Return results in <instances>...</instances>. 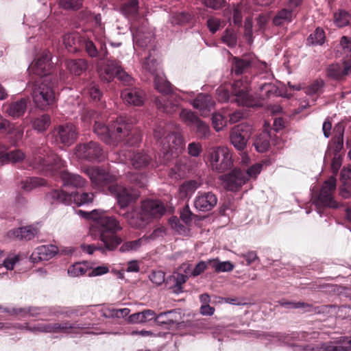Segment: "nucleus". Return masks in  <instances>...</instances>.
<instances>
[{"mask_svg":"<svg viewBox=\"0 0 351 351\" xmlns=\"http://www.w3.org/2000/svg\"><path fill=\"white\" fill-rule=\"evenodd\" d=\"M193 126L196 128V133L202 138L206 137L210 132L208 125L200 120L199 118L197 120Z\"/></svg>","mask_w":351,"mask_h":351,"instance_id":"0e129e2a","label":"nucleus"},{"mask_svg":"<svg viewBox=\"0 0 351 351\" xmlns=\"http://www.w3.org/2000/svg\"><path fill=\"white\" fill-rule=\"evenodd\" d=\"M101 80L110 82L114 77L123 85L132 87L134 84V79L123 69L120 61L115 59L107 60L104 69L100 73Z\"/></svg>","mask_w":351,"mask_h":351,"instance_id":"1a4fd4ad","label":"nucleus"},{"mask_svg":"<svg viewBox=\"0 0 351 351\" xmlns=\"http://www.w3.org/2000/svg\"><path fill=\"white\" fill-rule=\"evenodd\" d=\"M293 17L291 10L284 8L280 10L273 19L275 25L280 26L285 22H291Z\"/></svg>","mask_w":351,"mask_h":351,"instance_id":"de8ad7c7","label":"nucleus"},{"mask_svg":"<svg viewBox=\"0 0 351 351\" xmlns=\"http://www.w3.org/2000/svg\"><path fill=\"white\" fill-rule=\"evenodd\" d=\"M351 64L348 60H344L343 64H332L326 69L327 76L334 80L341 81L349 74Z\"/></svg>","mask_w":351,"mask_h":351,"instance_id":"393cba45","label":"nucleus"},{"mask_svg":"<svg viewBox=\"0 0 351 351\" xmlns=\"http://www.w3.org/2000/svg\"><path fill=\"white\" fill-rule=\"evenodd\" d=\"M336 178L332 176L324 182L317 197V206L332 208L338 207V203L334 197V193L336 189Z\"/></svg>","mask_w":351,"mask_h":351,"instance_id":"ddd939ff","label":"nucleus"},{"mask_svg":"<svg viewBox=\"0 0 351 351\" xmlns=\"http://www.w3.org/2000/svg\"><path fill=\"white\" fill-rule=\"evenodd\" d=\"M84 0H60V5L66 10H77L83 5Z\"/></svg>","mask_w":351,"mask_h":351,"instance_id":"13d9d810","label":"nucleus"},{"mask_svg":"<svg viewBox=\"0 0 351 351\" xmlns=\"http://www.w3.org/2000/svg\"><path fill=\"white\" fill-rule=\"evenodd\" d=\"M222 42L230 47L237 45V35L234 30L226 29L221 38Z\"/></svg>","mask_w":351,"mask_h":351,"instance_id":"6e6d98bb","label":"nucleus"},{"mask_svg":"<svg viewBox=\"0 0 351 351\" xmlns=\"http://www.w3.org/2000/svg\"><path fill=\"white\" fill-rule=\"evenodd\" d=\"M198 188L195 180H189L184 182L179 188L180 197L185 199L190 197Z\"/></svg>","mask_w":351,"mask_h":351,"instance_id":"a18cd8bd","label":"nucleus"},{"mask_svg":"<svg viewBox=\"0 0 351 351\" xmlns=\"http://www.w3.org/2000/svg\"><path fill=\"white\" fill-rule=\"evenodd\" d=\"M94 132L108 144L117 145L123 143L128 146L138 145L142 140L141 131L134 126L132 121L126 116H119L106 125L95 121Z\"/></svg>","mask_w":351,"mask_h":351,"instance_id":"f257e3e1","label":"nucleus"},{"mask_svg":"<svg viewBox=\"0 0 351 351\" xmlns=\"http://www.w3.org/2000/svg\"><path fill=\"white\" fill-rule=\"evenodd\" d=\"M55 141L64 146H70L75 143L78 136L77 126L66 122L56 126L53 131Z\"/></svg>","mask_w":351,"mask_h":351,"instance_id":"f8f14e48","label":"nucleus"},{"mask_svg":"<svg viewBox=\"0 0 351 351\" xmlns=\"http://www.w3.org/2000/svg\"><path fill=\"white\" fill-rule=\"evenodd\" d=\"M156 313L151 309H145L141 312L135 313L128 317V322L131 324H141L154 319Z\"/></svg>","mask_w":351,"mask_h":351,"instance_id":"e433bc0d","label":"nucleus"},{"mask_svg":"<svg viewBox=\"0 0 351 351\" xmlns=\"http://www.w3.org/2000/svg\"><path fill=\"white\" fill-rule=\"evenodd\" d=\"M260 92L261 97H269L276 92V88L271 83H265L260 86Z\"/></svg>","mask_w":351,"mask_h":351,"instance_id":"69168bd1","label":"nucleus"},{"mask_svg":"<svg viewBox=\"0 0 351 351\" xmlns=\"http://www.w3.org/2000/svg\"><path fill=\"white\" fill-rule=\"evenodd\" d=\"M21 184L24 191H31L37 187L45 186L47 181L41 178L30 177L22 181Z\"/></svg>","mask_w":351,"mask_h":351,"instance_id":"37998d69","label":"nucleus"},{"mask_svg":"<svg viewBox=\"0 0 351 351\" xmlns=\"http://www.w3.org/2000/svg\"><path fill=\"white\" fill-rule=\"evenodd\" d=\"M256 63V58L252 54H245L241 57H233L232 60V73L235 75L248 73Z\"/></svg>","mask_w":351,"mask_h":351,"instance_id":"6ab92c4d","label":"nucleus"},{"mask_svg":"<svg viewBox=\"0 0 351 351\" xmlns=\"http://www.w3.org/2000/svg\"><path fill=\"white\" fill-rule=\"evenodd\" d=\"M325 38L324 31L320 27H317L315 30L308 36L306 44L308 45H322L324 43Z\"/></svg>","mask_w":351,"mask_h":351,"instance_id":"c03bdc74","label":"nucleus"},{"mask_svg":"<svg viewBox=\"0 0 351 351\" xmlns=\"http://www.w3.org/2000/svg\"><path fill=\"white\" fill-rule=\"evenodd\" d=\"M40 149L32 152V156L27 158L25 154L19 149L7 152V147L2 145L0 149V166L8 163H16L25 160L27 167L45 176H53L56 171L63 167L62 158L57 154L51 153L46 157L42 156Z\"/></svg>","mask_w":351,"mask_h":351,"instance_id":"f03ea898","label":"nucleus"},{"mask_svg":"<svg viewBox=\"0 0 351 351\" xmlns=\"http://www.w3.org/2000/svg\"><path fill=\"white\" fill-rule=\"evenodd\" d=\"M50 55L45 53L35 60L29 68L31 73L43 77L45 75H55L51 72Z\"/></svg>","mask_w":351,"mask_h":351,"instance_id":"b1692460","label":"nucleus"},{"mask_svg":"<svg viewBox=\"0 0 351 351\" xmlns=\"http://www.w3.org/2000/svg\"><path fill=\"white\" fill-rule=\"evenodd\" d=\"M27 102L28 99L21 98L17 101L3 105L5 112L14 119L19 118L26 112Z\"/></svg>","mask_w":351,"mask_h":351,"instance_id":"bb28decb","label":"nucleus"},{"mask_svg":"<svg viewBox=\"0 0 351 351\" xmlns=\"http://www.w3.org/2000/svg\"><path fill=\"white\" fill-rule=\"evenodd\" d=\"M121 96L124 102L134 106H141L145 99V92L139 87L132 86L124 88Z\"/></svg>","mask_w":351,"mask_h":351,"instance_id":"412c9836","label":"nucleus"},{"mask_svg":"<svg viewBox=\"0 0 351 351\" xmlns=\"http://www.w3.org/2000/svg\"><path fill=\"white\" fill-rule=\"evenodd\" d=\"M217 195L211 192H198L194 199L195 208L201 212L211 210L217 204Z\"/></svg>","mask_w":351,"mask_h":351,"instance_id":"aec40b11","label":"nucleus"},{"mask_svg":"<svg viewBox=\"0 0 351 351\" xmlns=\"http://www.w3.org/2000/svg\"><path fill=\"white\" fill-rule=\"evenodd\" d=\"M25 328L32 332H64L69 333L73 329L81 328L79 324H70L64 322L62 324L59 323H49V324H38L34 326H29L26 324Z\"/></svg>","mask_w":351,"mask_h":351,"instance_id":"dca6fc26","label":"nucleus"},{"mask_svg":"<svg viewBox=\"0 0 351 351\" xmlns=\"http://www.w3.org/2000/svg\"><path fill=\"white\" fill-rule=\"evenodd\" d=\"M75 151L77 157L88 161L99 160L104 155L101 145L93 141L77 145Z\"/></svg>","mask_w":351,"mask_h":351,"instance_id":"2eb2a0df","label":"nucleus"},{"mask_svg":"<svg viewBox=\"0 0 351 351\" xmlns=\"http://www.w3.org/2000/svg\"><path fill=\"white\" fill-rule=\"evenodd\" d=\"M110 194L114 195L121 208H124L130 204L136 201L140 195V192L136 189H131L115 184L109 186Z\"/></svg>","mask_w":351,"mask_h":351,"instance_id":"4468645a","label":"nucleus"},{"mask_svg":"<svg viewBox=\"0 0 351 351\" xmlns=\"http://www.w3.org/2000/svg\"><path fill=\"white\" fill-rule=\"evenodd\" d=\"M155 88L162 94V96L173 94V86L164 75L156 74L154 79Z\"/></svg>","mask_w":351,"mask_h":351,"instance_id":"f704fd0d","label":"nucleus"},{"mask_svg":"<svg viewBox=\"0 0 351 351\" xmlns=\"http://www.w3.org/2000/svg\"><path fill=\"white\" fill-rule=\"evenodd\" d=\"M130 161L135 169H145L153 162L152 157L145 152H134L130 155Z\"/></svg>","mask_w":351,"mask_h":351,"instance_id":"c85d7f7f","label":"nucleus"},{"mask_svg":"<svg viewBox=\"0 0 351 351\" xmlns=\"http://www.w3.org/2000/svg\"><path fill=\"white\" fill-rule=\"evenodd\" d=\"M145 237V236L134 241H127L124 242L123 241L119 251L121 253H126L138 250L141 247Z\"/></svg>","mask_w":351,"mask_h":351,"instance_id":"49530a36","label":"nucleus"},{"mask_svg":"<svg viewBox=\"0 0 351 351\" xmlns=\"http://www.w3.org/2000/svg\"><path fill=\"white\" fill-rule=\"evenodd\" d=\"M58 252V248L53 245H41L35 249L32 258L35 261H48Z\"/></svg>","mask_w":351,"mask_h":351,"instance_id":"c756f323","label":"nucleus"},{"mask_svg":"<svg viewBox=\"0 0 351 351\" xmlns=\"http://www.w3.org/2000/svg\"><path fill=\"white\" fill-rule=\"evenodd\" d=\"M215 104L211 95L200 93L193 100V106L194 108L199 110L202 116H207L214 108Z\"/></svg>","mask_w":351,"mask_h":351,"instance_id":"a878e982","label":"nucleus"},{"mask_svg":"<svg viewBox=\"0 0 351 351\" xmlns=\"http://www.w3.org/2000/svg\"><path fill=\"white\" fill-rule=\"evenodd\" d=\"M252 126L248 124H239L232 128L230 132V142L239 151L245 149L252 132Z\"/></svg>","mask_w":351,"mask_h":351,"instance_id":"f3484780","label":"nucleus"},{"mask_svg":"<svg viewBox=\"0 0 351 351\" xmlns=\"http://www.w3.org/2000/svg\"><path fill=\"white\" fill-rule=\"evenodd\" d=\"M0 132L5 134H14L16 139H20L23 135V131L16 128L14 124L0 114Z\"/></svg>","mask_w":351,"mask_h":351,"instance_id":"c9c22d12","label":"nucleus"},{"mask_svg":"<svg viewBox=\"0 0 351 351\" xmlns=\"http://www.w3.org/2000/svg\"><path fill=\"white\" fill-rule=\"evenodd\" d=\"M88 268L85 263H76L70 266L68 269V274L71 276H79L85 275Z\"/></svg>","mask_w":351,"mask_h":351,"instance_id":"5fc2aeb1","label":"nucleus"},{"mask_svg":"<svg viewBox=\"0 0 351 351\" xmlns=\"http://www.w3.org/2000/svg\"><path fill=\"white\" fill-rule=\"evenodd\" d=\"M166 212L162 202L158 199H147L141 202V210L136 214V219L132 217L130 224L136 228H141L149 222L152 219H159Z\"/></svg>","mask_w":351,"mask_h":351,"instance_id":"423d86ee","label":"nucleus"},{"mask_svg":"<svg viewBox=\"0 0 351 351\" xmlns=\"http://www.w3.org/2000/svg\"><path fill=\"white\" fill-rule=\"evenodd\" d=\"M64 164V161L62 160ZM64 167V165L61 168L58 169L56 173L52 176H56L58 173L60 175V178L62 180L64 186L73 187V188H82L86 186L87 181L83 178L81 176L69 172L66 170H61Z\"/></svg>","mask_w":351,"mask_h":351,"instance_id":"4be33fe9","label":"nucleus"},{"mask_svg":"<svg viewBox=\"0 0 351 351\" xmlns=\"http://www.w3.org/2000/svg\"><path fill=\"white\" fill-rule=\"evenodd\" d=\"M346 124L341 121L337 123L333 128L332 137L333 149L335 153H339L343 147V135Z\"/></svg>","mask_w":351,"mask_h":351,"instance_id":"7c9ffc66","label":"nucleus"},{"mask_svg":"<svg viewBox=\"0 0 351 351\" xmlns=\"http://www.w3.org/2000/svg\"><path fill=\"white\" fill-rule=\"evenodd\" d=\"M209 162L212 169L218 173L230 169L233 162L232 155L227 147H213L209 151Z\"/></svg>","mask_w":351,"mask_h":351,"instance_id":"9b49d317","label":"nucleus"},{"mask_svg":"<svg viewBox=\"0 0 351 351\" xmlns=\"http://www.w3.org/2000/svg\"><path fill=\"white\" fill-rule=\"evenodd\" d=\"M38 232V230L37 228L34 226H27L11 230L8 232V235L10 238L29 241L32 239Z\"/></svg>","mask_w":351,"mask_h":351,"instance_id":"cd10ccee","label":"nucleus"},{"mask_svg":"<svg viewBox=\"0 0 351 351\" xmlns=\"http://www.w3.org/2000/svg\"><path fill=\"white\" fill-rule=\"evenodd\" d=\"M244 170L234 169L230 173L221 176L225 187L230 191H239L247 182V176Z\"/></svg>","mask_w":351,"mask_h":351,"instance_id":"a211bd4d","label":"nucleus"},{"mask_svg":"<svg viewBox=\"0 0 351 351\" xmlns=\"http://www.w3.org/2000/svg\"><path fill=\"white\" fill-rule=\"evenodd\" d=\"M189 276L182 274H176L169 278V281L173 282V287L175 289V291H180L182 290V286L188 280Z\"/></svg>","mask_w":351,"mask_h":351,"instance_id":"603ef678","label":"nucleus"},{"mask_svg":"<svg viewBox=\"0 0 351 351\" xmlns=\"http://www.w3.org/2000/svg\"><path fill=\"white\" fill-rule=\"evenodd\" d=\"M94 196V193L91 192L68 193L60 189H53L46 194L45 199L51 204L70 205L73 202L80 206L91 203Z\"/></svg>","mask_w":351,"mask_h":351,"instance_id":"6e6552de","label":"nucleus"},{"mask_svg":"<svg viewBox=\"0 0 351 351\" xmlns=\"http://www.w3.org/2000/svg\"><path fill=\"white\" fill-rule=\"evenodd\" d=\"M127 180L130 184L129 187L131 189H138L144 188L146 185L147 178L143 173H128L127 175Z\"/></svg>","mask_w":351,"mask_h":351,"instance_id":"58836bf2","label":"nucleus"},{"mask_svg":"<svg viewBox=\"0 0 351 351\" xmlns=\"http://www.w3.org/2000/svg\"><path fill=\"white\" fill-rule=\"evenodd\" d=\"M38 310V308H35V307H29L27 308H12V309H10V308H3V312H6L8 313H9L10 315H19V314H21V313H23V314H29L32 316H34L35 315L38 314L37 313V311Z\"/></svg>","mask_w":351,"mask_h":351,"instance_id":"bf43d9fd","label":"nucleus"},{"mask_svg":"<svg viewBox=\"0 0 351 351\" xmlns=\"http://www.w3.org/2000/svg\"><path fill=\"white\" fill-rule=\"evenodd\" d=\"M58 84L56 75L37 77L34 80L31 95L38 108L47 110L56 104L58 95Z\"/></svg>","mask_w":351,"mask_h":351,"instance_id":"20e7f679","label":"nucleus"},{"mask_svg":"<svg viewBox=\"0 0 351 351\" xmlns=\"http://www.w3.org/2000/svg\"><path fill=\"white\" fill-rule=\"evenodd\" d=\"M138 1L137 0H130L123 3L121 6L122 12L127 16H133L138 13Z\"/></svg>","mask_w":351,"mask_h":351,"instance_id":"8fccbe9b","label":"nucleus"},{"mask_svg":"<svg viewBox=\"0 0 351 351\" xmlns=\"http://www.w3.org/2000/svg\"><path fill=\"white\" fill-rule=\"evenodd\" d=\"M180 116L182 121L189 126H193L199 117L191 110H182Z\"/></svg>","mask_w":351,"mask_h":351,"instance_id":"4d7b16f0","label":"nucleus"},{"mask_svg":"<svg viewBox=\"0 0 351 351\" xmlns=\"http://www.w3.org/2000/svg\"><path fill=\"white\" fill-rule=\"evenodd\" d=\"M333 20L337 27H346L350 23L351 14L348 11L339 10L334 14Z\"/></svg>","mask_w":351,"mask_h":351,"instance_id":"79ce46f5","label":"nucleus"},{"mask_svg":"<svg viewBox=\"0 0 351 351\" xmlns=\"http://www.w3.org/2000/svg\"><path fill=\"white\" fill-rule=\"evenodd\" d=\"M340 45L342 47L343 60H348L351 64V38L346 36L341 37L340 40Z\"/></svg>","mask_w":351,"mask_h":351,"instance_id":"864d4df0","label":"nucleus"},{"mask_svg":"<svg viewBox=\"0 0 351 351\" xmlns=\"http://www.w3.org/2000/svg\"><path fill=\"white\" fill-rule=\"evenodd\" d=\"M271 135L269 132L264 130L257 134L253 142L256 150L263 153L268 150L270 147Z\"/></svg>","mask_w":351,"mask_h":351,"instance_id":"72a5a7b5","label":"nucleus"},{"mask_svg":"<svg viewBox=\"0 0 351 351\" xmlns=\"http://www.w3.org/2000/svg\"><path fill=\"white\" fill-rule=\"evenodd\" d=\"M202 152V146L200 143L192 142L188 145V153L191 156L197 157Z\"/></svg>","mask_w":351,"mask_h":351,"instance_id":"774afa93","label":"nucleus"},{"mask_svg":"<svg viewBox=\"0 0 351 351\" xmlns=\"http://www.w3.org/2000/svg\"><path fill=\"white\" fill-rule=\"evenodd\" d=\"M180 316L176 310L160 313L155 317V322L160 325L172 326L179 324Z\"/></svg>","mask_w":351,"mask_h":351,"instance_id":"473e14b6","label":"nucleus"},{"mask_svg":"<svg viewBox=\"0 0 351 351\" xmlns=\"http://www.w3.org/2000/svg\"><path fill=\"white\" fill-rule=\"evenodd\" d=\"M51 123V118L48 114H43L42 116L34 119L33 127L35 130L43 132L45 131Z\"/></svg>","mask_w":351,"mask_h":351,"instance_id":"3c124183","label":"nucleus"},{"mask_svg":"<svg viewBox=\"0 0 351 351\" xmlns=\"http://www.w3.org/2000/svg\"><path fill=\"white\" fill-rule=\"evenodd\" d=\"M88 219H92L90 234L98 238L104 245L100 247L102 251H114L123 241V238L117 234L123 228L119 221L113 216H108L101 210H93L86 213Z\"/></svg>","mask_w":351,"mask_h":351,"instance_id":"7ed1b4c3","label":"nucleus"},{"mask_svg":"<svg viewBox=\"0 0 351 351\" xmlns=\"http://www.w3.org/2000/svg\"><path fill=\"white\" fill-rule=\"evenodd\" d=\"M85 173L88 176L94 189L109 190L110 185H114L117 180V176L112 174L100 167H91L85 170Z\"/></svg>","mask_w":351,"mask_h":351,"instance_id":"9d476101","label":"nucleus"},{"mask_svg":"<svg viewBox=\"0 0 351 351\" xmlns=\"http://www.w3.org/2000/svg\"><path fill=\"white\" fill-rule=\"evenodd\" d=\"M171 128L170 125L165 127L159 125L154 130V136L157 141L161 139L164 152L173 154L180 152L184 144L181 133L178 130L171 131Z\"/></svg>","mask_w":351,"mask_h":351,"instance_id":"0eeeda50","label":"nucleus"},{"mask_svg":"<svg viewBox=\"0 0 351 351\" xmlns=\"http://www.w3.org/2000/svg\"><path fill=\"white\" fill-rule=\"evenodd\" d=\"M208 265L216 273L231 271L234 268V265L230 261L221 262L218 258L208 259Z\"/></svg>","mask_w":351,"mask_h":351,"instance_id":"4c0bfd02","label":"nucleus"},{"mask_svg":"<svg viewBox=\"0 0 351 351\" xmlns=\"http://www.w3.org/2000/svg\"><path fill=\"white\" fill-rule=\"evenodd\" d=\"M210 267L208 265V260L206 261H199L193 269L191 272V276L193 277H197L204 272V271Z\"/></svg>","mask_w":351,"mask_h":351,"instance_id":"338daca9","label":"nucleus"},{"mask_svg":"<svg viewBox=\"0 0 351 351\" xmlns=\"http://www.w3.org/2000/svg\"><path fill=\"white\" fill-rule=\"evenodd\" d=\"M67 68L71 73L80 75L88 69V62L84 59L71 60L68 62Z\"/></svg>","mask_w":351,"mask_h":351,"instance_id":"ea45409f","label":"nucleus"},{"mask_svg":"<svg viewBox=\"0 0 351 351\" xmlns=\"http://www.w3.org/2000/svg\"><path fill=\"white\" fill-rule=\"evenodd\" d=\"M278 303L280 306L289 309L302 308L304 309V313L314 312L315 313H320L319 307H313L312 304L304 302L287 301L282 299Z\"/></svg>","mask_w":351,"mask_h":351,"instance_id":"2f4dec72","label":"nucleus"},{"mask_svg":"<svg viewBox=\"0 0 351 351\" xmlns=\"http://www.w3.org/2000/svg\"><path fill=\"white\" fill-rule=\"evenodd\" d=\"M213 125L217 131H219L225 126L227 121L226 114H215L212 118Z\"/></svg>","mask_w":351,"mask_h":351,"instance_id":"e2e57ef3","label":"nucleus"},{"mask_svg":"<svg viewBox=\"0 0 351 351\" xmlns=\"http://www.w3.org/2000/svg\"><path fill=\"white\" fill-rule=\"evenodd\" d=\"M195 16L189 12H180L173 14L171 16V22L173 24L179 25H184L193 23Z\"/></svg>","mask_w":351,"mask_h":351,"instance_id":"a19ab883","label":"nucleus"},{"mask_svg":"<svg viewBox=\"0 0 351 351\" xmlns=\"http://www.w3.org/2000/svg\"><path fill=\"white\" fill-rule=\"evenodd\" d=\"M88 93L90 98L93 102H95L96 104L99 103V106L101 108L104 106V103L101 101L103 93L98 85L91 84L88 88Z\"/></svg>","mask_w":351,"mask_h":351,"instance_id":"09e8293b","label":"nucleus"},{"mask_svg":"<svg viewBox=\"0 0 351 351\" xmlns=\"http://www.w3.org/2000/svg\"><path fill=\"white\" fill-rule=\"evenodd\" d=\"M217 99L220 102L236 103L239 106L252 107L256 101L250 93L249 82L239 80L234 82L229 88L221 86L217 89Z\"/></svg>","mask_w":351,"mask_h":351,"instance_id":"39448f33","label":"nucleus"},{"mask_svg":"<svg viewBox=\"0 0 351 351\" xmlns=\"http://www.w3.org/2000/svg\"><path fill=\"white\" fill-rule=\"evenodd\" d=\"M21 261V255L10 254L3 260V265L7 269L12 270Z\"/></svg>","mask_w":351,"mask_h":351,"instance_id":"052dcab7","label":"nucleus"},{"mask_svg":"<svg viewBox=\"0 0 351 351\" xmlns=\"http://www.w3.org/2000/svg\"><path fill=\"white\" fill-rule=\"evenodd\" d=\"M179 100L178 96L173 93L157 97L155 104L161 112L172 114L179 108Z\"/></svg>","mask_w":351,"mask_h":351,"instance_id":"5701e85b","label":"nucleus"},{"mask_svg":"<svg viewBox=\"0 0 351 351\" xmlns=\"http://www.w3.org/2000/svg\"><path fill=\"white\" fill-rule=\"evenodd\" d=\"M324 82L322 80H316L304 88V92L308 95L317 94L319 90L324 86Z\"/></svg>","mask_w":351,"mask_h":351,"instance_id":"680f3d73","label":"nucleus"}]
</instances>
